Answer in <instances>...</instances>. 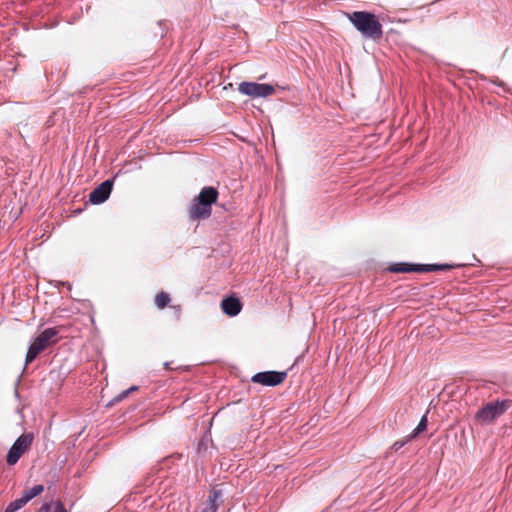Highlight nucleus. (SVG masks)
Wrapping results in <instances>:
<instances>
[{
	"instance_id": "9d476101",
	"label": "nucleus",
	"mask_w": 512,
	"mask_h": 512,
	"mask_svg": "<svg viewBox=\"0 0 512 512\" xmlns=\"http://www.w3.org/2000/svg\"><path fill=\"white\" fill-rule=\"evenodd\" d=\"M418 264L395 263L388 270L393 273L418 272Z\"/></svg>"
},
{
	"instance_id": "f8f14e48",
	"label": "nucleus",
	"mask_w": 512,
	"mask_h": 512,
	"mask_svg": "<svg viewBox=\"0 0 512 512\" xmlns=\"http://www.w3.org/2000/svg\"><path fill=\"white\" fill-rule=\"evenodd\" d=\"M33 433L22 434L10 448H29L33 443Z\"/></svg>"
},
{
	"instance_id": "f03ea898",
	"label": "nucleus",
	"mask_w": 512,
	"mask_h": 512,
	"mask_svg": "<svg viewBox=\"0 0 512 512\" xmlns=\"http://www.w3.org/2000/svg\"><path fill=\"white\" fill-rule=\"evenodd\" d=\"M217 197L218 192L214 187H204L190 208V217L194 220L208 218L211 215V205Z\"/></svg>"
},
{
	"instance_id": "423d86ee",
	"label": "nucleus",
	"mask_w": 512,
	"mask_h": 512,
	"mask_svg": "<svg viewBox=\"0 0 512 512\" xmlns=\"http://www.w3.org/2000/svg\"><path fill=\"white\" fill-rule=\"evenodd\" d=\"M286 377L287 372L285 371H264L253 375L251 381L264 386L274 387L281 384Z\"/></svg>"
},
{
	"instance_id": "39448f33",
	"label": "nucleus",
	"mask_w": 512,
	"mask_h": 512,
	"mask_svg": "<svg viewBox=\"0 0 512 512\" xmlns=\"http://www.w3.org/2000/svg\"><path fill=\"white\" fill-rule=\"evenodd\" d=\"M238 91L252 98L268 97L275 92L274 86L271 84H260L256 82H241Z\"/></svg>"
},
{
	"instance_id": "b1692460",
	"label": "nucleus",
	"mask_w": 512,
	"mask_h": 512,
	"mask_svg": "<svg viewBox=\"0 0 512 512\" xmlns=\"http://www.w3.org/2000/svg\"><path fill=\"white\" fill-rule=\"evenodd\" d=\"M169 365H170V363H169V362H165V363H164V366H165V368H167V369L169 368Z\"/></svg>"
},
{
	"instance_id": "6e6552de",
	"label": "nucleus",
	"mask_w": 512,
	"mask_h": 512,
	"mask_svg": "<svg viewBox=\"0 0 512 512\" xmlns=\"http://www.w3.org/2000/svg\"><path fill=\"white\" fill-rule=\"evenodd\" d=\"M428 412L429 411L422 416L418 425L410 434L405 436L403 439L396 441L391 448H402L404 445L411 443L412 440L418 438L423 432H425L428 424Z\"/></svg>"
},
{
	"instance_id": "0eeeda50",
	"label": "nucleus",
	"mask_w": 512,
	"mask_h": 512,
	"mask_svg": "<svg viewBox=\"0 0 512 512\" xmlns=\"http://www.w3.org/2000/svg\"><path fill=\"white\" fill-rule=\"evenodd\" d=\"M112 188V179H107L103 181L89 194V201L95 205L104 203L109 198Z\"/></svg>"
},
{
	"instance_id": "f257e3e1",
	"label": "nucleus",
	"mask_w": 512,
	"mask_h": 512,
	"mask_svg": "<svg viewBox=\"0 0 512 512\" xmlns=\"http://www.w3.org/2000/svg\"><path fill=\"white\" fill-rule=\"evenodd\" d=\"M348 19L362 36L372 40L382 37V25L373 13L366 11H354L347 14Z\"/></svg>"
},
{
	"instance_id": "20e7f679",
	"label": "nucleus",
	"mask_w": 512,
	"mask_h": 512,
	"mask_svg": "<svg viewBox=\"0 0 512 512\" xmlns=\"http://www.w3.org/2000/svg\"><path fill=\"white\" fill-rule=\"evenodd\" d=\"M510 407V401H492L482 407L476 414V419L483 424L491 423L496 418L503 415Z\"/></svg>"
},
{
	"instance_id": "6ab92c4d",
	"label": "nucleus",
	"mask_w": 512,
	"mask_h": 512,
	"mask_svg": "<svg viewBox=\"0 0 512 512\" xmlns=\"http://www.w3.org/2000/svg\"><path fill=\"white\" fill-rule=\"evenodd\" d=\"M52 505H53L52 512H67L61 502H54V503H52Z\"/></svg>"
},
{
	"instance_id": "aec40b11",
	"label": "nucleus",
	"mask_w": 512,
	"mask_h": 512,
	"mask_svg": "<svg viewBox=\"0 0 512 512\" xmlns=\"http://www.w3.org/2000/svg\"><path fill=\"white\" fill-rule=\"evenodd\" d=\"M52 509H53L52 503H46L40 507L38 512H52Z\"/></svg>"
},
{
	"instance_id": "dca6fc26",
	"label": "nucleus",
	"mask_w": 512,
	"mask_h": 512,
	"mask_svg": "<svg viewBox=\"0 0 512 512\" xmlns=\"http://www.w3.org/2000/svg\"><path fill=\"white\" fill-rule=\"evenodd\" d=\"M27 501L24 499L23 496L20 498L12 501L5 509L4 512H16L17 510L21 509Z\"/></svg>"
},
{
	"instance_id": "f3484780",
	"label": "nucleus",
	"mask_w": 512,
	"mask_h": 512,
	"mask_svg": "<svg viewBox=\"0 0 512 512\" xmlns=\"http://www.w3.org/2000/svg\"><path fill=\"white\" fill-rule=\"evenodd\" d=\"M24 451L25 450H9V453L7 455V463L9 465L16 464L18 460L21 458Z\"/></svg>"
},
{
	"instance_id": "1a4fd4ad",
	"label": "nucleus",
	"mask_w": 512,
	"mask_h": 512,
	"mask_svg": "<svg viewBox=\"0 0 512 512\" xmlns=\"http://www.w3.org/2000/svg\"><path fill=\"white\" fill-rule=\"evenodd\" d=\"M221 307L226 315L233 317L240 313L242 305L239 299L227 297L222 300Z\"/></svg>"
},
{
	"instance_id": "2eb2a0df",
	"label": "nucleus",
	"mask_w": 512,
	"mask_h": 512,
	"mask_svg": "<svg viewBox=\"0 0 512 512\" xmlns=\"http://www.w3.org/2000/svg\"><path fill=\"white\" fill-rule=\"evenodd\" d=\"M220 496H221L220 491L214 490L212 492V495L210 496L209 506L206 507L203 512H216L218 509V505H217L216 501L218 500V498Z\"/></svg>"
},
{
	"instance_id": "4be33fe9",
	"label": "nucleus",
	"mask_w": 512,
	"mask_h": 512,
	"mask_svg": "<svg viewBox=\"0 0 512 512\" xmlns=\"http://www.w3.org/2000/svg\"><path fill=\"white\" fill-rule=\"evenodd\" d=\"M201 448H207V443H205L204 439L201 441V443L198 446V449H201Z\"/></svg>"
},
{
	"instance_id": "a211bd4d",
	"label": "nucleus",
	"mask_w": 512,
	"mask_h": 512,
	"mask_svg": "<svg viewBox=\"0 0 512 512\" xmlns=\"http://www.w3.org/2000/svg\"><path fill=\"white\" fill-rule=\"evenodd\" d=\"M493 84L499 86L500 88L503 89V92L505 93H511V89L502 81L500 80L498 77H495L493 79L490 80Z\"/></svg>"
},
{
	"instance_id": "7ed1b4c3",
	"label": "nucleus",
	"mask_w": 512,
	"mask_h": 512,
	"mask_svg": "<svg viewBox=\"0 0 512 512\" xmlns=\"http://www.w3.org/2000/svg\"><path fill=\"white\" fill-rule=\"evenodd\" d=\"M58 333L59 331L55 327L43 330L29 346L25 359L26 364L35 360L36 357L47 347L55 344L58 341Z\"/></svg>"
},
{
	"instance_id": "4468645a",
	"label": "nucleus",
	"mask_w": 512,
	"mask_h": 512,
	"mask_svg": "<svg viewBox=\"0 0 512 512\" xmlns=\"http://www.w3.org/2000/svg\"><path fill=\"white\" fill-rule=\"evenodd\" d=\"M170 302V296L166 292H160L155 297V305L159 309H164Z\"/></svg>"
},
{
	"instance_id": "412c9836",
	"label": "nucleus",
	"mask_w": 512,
	"mask_h": 512,
	"mask_svg": "<svg viewBox=\"0 0 512 512\" xmlns=\"http://www.w3.org/2000/svg\"><path fill=\"white\" fill-rule=\"evenodd\" d=\"M130 394V390H124L122 391L117 397H116V400L117 401H121L123 400L124 398H126L128 395Z\"/></svg>"
},
{
	"instance_id": "5701e85b",
	"label": "nucleus",
	"mask_w": 512,
	"mask_h": 512,
	"mask_svg": "<svg viewBox=\"0 0 512 512\" xmlns=\"http://www.w3.org/2000/svg\"><path fill=\"white\" fill-rule=\"evenodd\" d=\"M128 390H130V393L133 391L138 390V386H131Z\"/></svg>"
},
{
	"instance_id": "ddd939ff",
	"label": "nucleus",
	"mask_w": 512,
	"mask_h": 512,
	"mask_svg": "<svg viewBox=\"0 0 512 512\" xmlns=\"http://www.w3.org/2000/svg\"><path fill=\"white\" fill-rule=\"evenodd\" d=\"M44 491V487L43 485H35L33 486L32 488L26 490L24 493H23V497L24 499L29 502L31 499H33L34 497L38 496L39 494H41L42 492Z\"/></svg>"
},
{
	"instance_id": "9b49d317",
	"label": "nucleus",
	"mask_w": 512,
	"mask_h": 512,
	"mask_svg": "<svg viewBox=\"0 0 512 512\" xmlns=\"http://www.w3.org/2000/svg\"><path fill=\"white\" fill-rule=\"evenodd\" d=\"M418 272L447 271L453 268L450 264H418Z\"/></svg>"
}]
</instances>
